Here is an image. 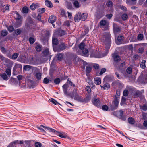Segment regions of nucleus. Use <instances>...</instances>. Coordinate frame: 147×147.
Masks as SVG:
<instances>
[{"mask_svg": "<svg viewBox=\"0 0 147 147\" xmlns=\"http://www.w3.org/2000/svg\"><path fill=\"white\" fill-rule=\"evenodd\" d=\"M102 40L105 45L107 51L104 54L101 55L100 53L96 50L92 49L90 51V57H91L101 58L106 55L108 53V50L111 45V40L110 34L109 33H104L102 36Z\"/></svg>", "mask_w": 147, "mask_h": 147, "instance_id": "nucleus-1", "label": "nucleus"}, {"mask_svg": "<svg viewBox=\"0 0 147 147\" xmlns=\"http://www.w3.org/2000/svg\"><path fill=\"white\" fill-rule=\"evenodd\" d=\"M112 113L114 115L123 121H124L126 120V118L125 116H123V113L122 110L113 112Z\"/></svg>", "mask_w": 147, "mask_h": 147, "instance_id": "nucleus-2", "label": "nucleus"}, {"mask_svg": "<svg viewBox=\"0 0 147 147\" xmlns=\"http://www.w3.org/2000/svg\"><path fill=\"white\" fill-rule=\"evenodd\" d=\"M92 103L94 105L97 107L98 108H101L102 103L95 96H94L92 100Z\"/></svg>", "mask_w": 147, "mask_h": 147, "instance_id": "nucleus-3", "label": "nucleus"}, {"mask_svg": "<svg viewBox=\"0 0 147 147\" xmlns=\"http://www.w3.org/2000/svg\"><path fill=\"white\" fill-rule=\"evenodd\" d=\"M66 47V46L64 43H62L57 48L56 47V46H53V49L54 51H58L59 52L65 49Z\"/></svg>", "mask_w": 147, "mask_h": 147, "instance_id": "nucleus-4", "label": "nucleus"}, {"mask_svg": "<svg viewBox=\"0 0 147 147\" xmlns=\"http://www.w3.org/2000/svg\"><path fill=\"white\" fill-rule=\"evenodd\" d=\"M113 28L115 35H117L121 31V28L120 26L114 23L113 24Z\"/></svg>", "mask_w": 147, "mask_h": 147, "instance_id": "nucleus-5", "label": "nucleus"}, {"mask_svg": "<svg viewBox=\"0 0 147 147\" xmlns=\"http://www.w3.org/2000/svg\"><path fill=\"white\" fill-rule=\"evenodd\" d=\"M69 85L68 83H65L62 86L63 91L64 94L66 95H69L68 93V89L69 88Z\"/></svg>", "mask_w": 147, "mask_h": 147, "instance_id": "nucleus-6", "label": "nucleus"}, {"mask_svg": "<svg viewBox=\"0 0 147 147\" xmlns=\"http://www.w3.org/2000/svg\"><path fill=\"white\" fill-rule=\"evenodd\" d=\"M28 63L29 64L34 65L36 63V59L33 56L31 57L29 59Z\"/></svg>", "mask_w": 147, "mask_h": 147, "instance_id": "nucleus-7", "label": "nucleus"}, {"mask_svg": "<svg viewBox=\"0 0 147 147\" xmlns=\"http://www.w3.org/2000/svg\"><path fill=\"white\" fill-rule=\"evenodd\" d=\"M81 19V14L80 12L78 13L75 16L74 20L76 22H79Z\"/></svg>", "mask_w": 147, "mask_h": 147, "instance_id": "nucleus-8", "label": "nucleus"}, {"mask_svg": "<svg viewBox=\"0 0 147 147\" xmlns=\"http://www.w3.org/2000/svg\"><path fill=\"white\" fill-rule=\"evenodd\" d=\"M56 20L55 17L54 15H51L50 16L49 19V22L51 23H53L55 22Z\"/></svg>", "mask_w": 147, "mask_h": 147, "instance_id": "nucleus-9", "label": "nucleus"}, {"mask_svg": "<svg viewBox=\"0 0 147 147\" xmlns=\"http://www.w3.org/2000/svg\"><path fill=\"white\" fill-rule=\"evenodd\" d=\"M141 94V92L138 91H135L133 93V96L134 98H137L140 96Z\"/></svg>", "mask_w": 147, "mask_h": 147, "instance_id": "nucleus-10", "label": "nucleus"}, {"mask_svg": "<svg viewBox=\"0 0 147 147\" xmlns=\"http://www.w3.org/2000/svg\"><path fill=\"white\" fill-rule=\"evenodd\" d=\"M94 81L96 85H99L101 83V79L100 77H97L94 78Z\"/></svg>", "mask_w": 147, "mask_h": 147, "instance_id": "nucleus-11", "label": "nucleus"}, {"mask_svg": "<svg viewBox=\"0 0 147 147\" xmlns=\"http://www.w3.org/2000/svg\"><path fill=\"white\" fill-rule=\"evenodd\" d=\"M113 57L114 59V61L116 62L119 61L121 60L120 57L115 54L113 55Z\"/></svg>", "mask_w": 147, "mask_h": 147, "instance_id": "nucleus-12", "label": "nucleus"}, {"mask_svg": "<svg viewBox=\"0 0 147 147\" xmlns=\"http://www.w3.org/2000/svg\"><path fill=\"white\" fill-rule=\"evenodd\" d=\"M33 68V67L30 65H25L24 66L23 69L25 71H28Z\"/></svg>", "mask_w": 147, "mask_h": 147, "instance_id": "nucleus-13", "label": "nucleus"}, {"mask_svg": "<svg viewBox=\"0 0 147 147\" xmlns=\"http://www.w3.org/2000/svg\"><path fill=\"white\" fill-rule=\"evenodd\" d=\"M18 55L19 54L17 53H15L12 55V56L8 55V56L9 58L13 59L15 60L17 59V58L18 56Z\"/></svg>", "mask_w": 147, "mask_h": 147, "instance_id": "nucleus-14", "label": "nucleus"}, {"mask_svg": "<svg viewBox=\"0 0 147 147\" xmlns=\"http://www.w3.org/2000/svg\"><path fill=\"white\" fill-rule=\"evenodd\" d=\"M46 5L48 7L51 8L53 7V5L51 1L49 0H46L45 1Z\"/></svg>", "mask_w": 147, "mask_h": 147, "instance_id": "nucleus-15", "label": "nucleus"}, {"mask_svg": "<svg viewBox=\"0 0 147 147\" xmlns=\"http://www.w3.org/2000/svg\"><path fill=\"white\" fill-rule=\"evenodd\" d=\"M82 54L85 56H88V51L87 49H84L82 50Z\"/></svg>", "mask_w": 147, "mask_h": 147, "instance_id": "nucleus-16", "label": "nucleus"}, {"mask_svg": "<svg viewBox=\"0 0 147 147\" xmlns=\"http://www.w3.org/2000/svg\"><path fill=\"white\" fill-rule=\"evenodd\" d=\"M0 76L5 80H7L9 79L8 76L5 73H4L2 74H0Z\"/></svg>", "mask_w": 147, "mask_h": 147, "instance_id": "nucleus-17", "label": "nucleus"}, {"mask_svg": "<svg viewBox=\"0 0 147 147\" xmlns=\"http://www.w3.org/2000/svg\"><path fill=\"white\" fill-rule=\"evenodd\" d=\"M74 99L76 100L79 101H82V99L81 97L79 96V95L78 93L75 95L74 96Z\"/></svg>", "mask_w": 147, "mask_h": 147, "instance_id": "nucleus-18", "label": "nucleus"}, {"mask_svg": "<svg viewBox=\"0 0 147 147\" xmlns=\"http://www.w3.org/2000/svg\"><path fill=\"white\" fill-rule=\"evenodd\" d=\"M9 5H5L3 6L1 9L2 11L4 12L6 10H9Z\"/></svg>", "mask_w": 147, "mask_h": 147, "instance_id": "nucleus-19", "label": "nucleus"}, {"mask_svg": "<svg viewBox=\"0 0 147 147\" xmlns=\"http://www.w3.org/2000/svg\"><path fill=\"white\" fill-rule=\"evenodd\" d=\"M128 122L131 124H133L135 123L134 119L131 117H129L128 119Z\"/></svg>", "mask_w": 147, "mask_h": 147, "instance_id": "nucleus-20", "label": "nucleus"}, {"mask_svg": "<svg viewBox=\"0 0 147 147\" xmlns=\"http://www.w3.org/2000/svg\"><path fill=\"white\" fill-rule=\"evenodd\" d=\"M92 69V68L90 66H87L86 67V75H88Z\"/></svg>", "mask_w": 147, "mask_h": 147, "instance_id": "nucleus-21", "label": "nucleus"}, {"mask_svg": "<svg viewBox=\"0 0 147 147\" xmlns=\"http://www.w3.org/2000/svg\"><path fill=\"white\" fill-rule=\"evenodd\" d=\"M119 103V101H114V107L113 110H115L117 109L118 107V105Z\"/></svg>", "mask_w": 147, "mask_h": 147, "instance_id": "nucleus-22", "label": "nucleus"}, {"mask_svg": "<svg viewBox=\"0 0 147 147\" xmlns=\"http://www.w3.org/2000/svg\"><path fill=\"white\" fill-rule=\"evenodd\" d=\"M52 43L53 44V46H54V45H56L58 43V40L57 38H54L52 39Z\"/></svg>", "mask_w": 147, "mask_h": 147, "instance_id": "nucleus-23", "label": "nucleus"}, {"mask_svg": "<svg viewBox=\"0 0 147 147\" xmlns=\"http://www.w3.org/2000/svg\"><path fill=\"white\" fill-rule=\"evenodd\" d=\"M103 89L105 90H107L110 88V85L108 83H106L102 86Z\"/></svg>", "mask_w": 147, "mask_h": 147, "instance_id": "nucleus-24", "label": "nucleus"}, {"mask_svg": "<svg viewBox=\"0 0 147 147\" xmlns=\"http://www.w3.org/2000/svg\"><path fill=\"white\" fill-rule=\"evenodd\" d=\"M87 17V14L86 13H83L82 15H81V19L82 21H85Z\"/></svg>", "mask_w": 147, "mask_h": 147, "instance_id": "nucleus-25", "label": "nucleus"}, {"mask_svg": "<svg viewBox=\"0 0 147 147\" xmlns=\"http://www.w3.org/2000/svg\"><path fill=\"white\" fill-rule=\"evenodd\" d=\"M77 94V90L76 89H74L72 93H71L69 95L71 97L73 98L74 96Z\"/></svg>", "mask_w": 147, "mask_h": 147, "instance_id": "nucleus-26", "label": "nucleus"}, {"mask_svg": "<svg viewBox=\"0 0 147 147\" xmlns=\"http://www.w3.org/2000/svg\"><path fill=\"white\" fill-rule=\"evenodd\" d=\"M106 24L107 22L105 20H102L100 22V24L101 26H104L105 25H106Z\"/></svg>", "mask_w": 147, "mask_h": 147, "instance_id": "nucleus-27", "label": "nucleus"}, {"mask_svg": "<svg viewBox=\"0 0 147 147\" xmlns=\"http://www.w3.org/2000/svg\"><path fill=\"white\" fill-rule=\"evenodd\" d=\"M41 46L39 45H36L35 47V49L36 51L38 52H40L41 50Z\"/></svg>", "mask_w": 147, "mask_h": 147, "instance_id": "nucleus-28", "label": "nucleus"}, {"mask_svg": "<svg viewBox=\"0 0 147 147\" xmlns=\"http://www.w3.org/2000/svg\"><path fill=\"white\" fill-rule=\"evenodd\" d=\"M56 58L58 60L60 61L63 58V55L61 53L58 54L56 56Z\"/></svg>", "mask_w": 147, "mask_h": 147, "instance_id": "nucleus-29", "label": "nucleus"}, {"mask_svg": "<svg viewBox=\"0 0 147 147\" xmlns=\"http://www.w3.org/2000/svg\"><path fill=\"white\" fill-rule=\"evenodd\" d=\"M22 32V30L20 29H16L14 31V33L16 35H18L20 34Z\"/></svg>", "mask_w": 147, "mask_h": 147, "instance_id": "nucleus-30", "label": "nucleus"}, {"mask_svg": "<svg viewBox=\"0 0 147 147\" xmlns=\"http://www.w3.org/2000/svg\"><path fill=\"white\" fill-rule=\"evenodd\" d=\"M43 54L45 56H47L49 54V51L48 49H45L43 52Z\"/></svg>", "mask_w": 147, "mask_h": 147, "instance_id": "nucleus-31", "label": "nucleus"}, {"mask_svg": "<svg viewBox=\"0 0 147 147\" xmlns=\"http://www.w3.org/2000/svg\"><path fill=\"white\" fill-rule=\"evenodd\" d=\"M36 78L38 80H40L41 79V74L40 73H38L36 74L35 75Z\"/></svg>", "mask_w": 147, "mask_h": 147, "instance_id": "nucleus-32", "label": "nucleus"}, {"mask_svg": "<svg viewBox=\"0 0 147 147\" xmlns=\"http://www.w3.org/2000/svg\"><path fill=\"white\" fill-rule=\"evenodd\" d=\"M74 5L76 8H78L80 7L79 2L76 0L74 1Z\"/></svg>", "mask_w": 147, "mask_h": 147, "instance_id": "nucleus-33", "label": "nucleus"}, {"mask_svg": "<svg viewBox=\"0 0 147 147\" xmlns=\"http://www.w3.org/2000/svg\"><path fill=\"white\" fill-rule=\"evenodd\" d=\"M35 41V39L33 37H30L29 39V41L30 44H33Z\"/></svg>", "mask_w": 147, "mask_h": 147, "instance_id": "nucleus-34", "label": "nucleus"}, {"mask_svg": "<svg viewBox=\"0 0 147 147\" xmlns=\"http://www.w3.org/2000/svg\"><path fill=\"white\" fill-rule=\"evenodd\" d=\"M8 32L6 30H3L1 32V34L2 36H6L8 34Z\"/></svg>", "mask_w": 147, "mask_h": 147, "instance_id": "nucleus-35", "label": "nucleus"}, {"mask_svg": "<svg viewBox=\"0 0 147 147\" xmlns=\"http://www.w3.org/2000/svg\"><path fill=\"white\" fill-rule=\"evenodd\" d=\"M51 82V80H49L47 78H45L44 79L43 83L45 84H48L49 82Z\"/></svg>", "mask_w": 147, "mask_h": 147, "instance_id": "nucleus-36", "label": "nucleus"}, {"mask_svg": "<svg viewBox=\"0 0 147 147\" xmlns=\"http://www.w3.org/2000/svg\"><path fill=\"white\" fill-rule=\"evenodd\" d=\"M146 62V61L143 60L142 61L140 64V67L141 68L143 69H144L145 67V63Z\"/></svg>", "mask_w": 147, "mask_h": 147, "instance_id": "nucleus-37", "label": "nucleus"}, {"mask_svg": "<svg viewBox=\"0 0 147 147\" xmlns=\"http://www.w3.org/2000/svg\"><path fill=\"white\" fill-rule=\"evenodd\" d=\"M144 47L143 46H140V47L139 48L138 50V52L141 53H142L144 51Z\"/></svg>", "mask_w": 147, "mask_h": 147, "instance_id": "nucleus-38", "label": "nucleus"}, {"mask_svg": "<svg viewBox=\"0 0 147 147\" xmlns=\"http://www.w3.org/2000/svg\"><path fill=\"white\" fill-rule=\"evenodd\" d=\"M144 38L143 35L142 34H140L137 36V39L139 40H142Z\"/></svg>", "mask_w": 147, "mask_h": 147, "instance_id": "nucleus-39", "label": "nucleus"}, {"mask_svg": "<svg viewBox=\"0 0 147 147\" xmlns=\"http://www.w3.org/2000/svg\"><path fill=\"white\" fill-rule=\"evenodd\" d=\"M85 46V45L84 43H81L79 45V47L80 50H82L84 49Z\"/></svg>", "mask_w": 147, "mask_h": 147, "instance_id": "nucleus-40", "label": "nucleus"}, {"mask_svg": "<svg viewBox=\"0 0 147 147\" xmlns=\"http://www.w3.org/2000/svg\"><path fill=\"white\" fill-rule=\"evenodd\" d=\"M6 73L7 74L8 76L10 77L11 74V70L10 69L8 68L5 71Z\"/></svg>", "mask_w": 147, "mask_h": 147, "instance_id": "nucleus-41", "label": "nucleus"}, {"mask_svg": "<svg viewBox=\"0 0 147 147\" xmlns=\"http://www.w3.org/2000/svg\"><path fill=\"white\" fill-rule=\"evenodd\" d=\"M22 11L24 13H26L28 12V9L27 7H23L22 9Z\"/></svg>", "mask_w": 147, "mask_h": 147, "instance_id": "nucleus-42", "label": "nucleus"}, {"mask_svg": "<svg viewBox=\"0 0 147 147\" xmlns=\"http://www.w3.org/2000/svg\"><path fill=\"white\" fill-rule=\"evenodd\" d=\"M132 69L131 67H128L126 69V72L127 74H130L131 73Z\"/></svg>", "mask_w": 147, "mask_h": 147, "instance_id": "nucleus-43", "label": "nucleus"}, {"mask_svg": "<svg viewBox=\"0 0 147 147\" xmlns=\"http://www.w3.org/2000/svg\"><path fill=\"white\" fill-rule=\"evenodd\" d=\"M34 146L35 147H41L42 144L40 143L36 142L35 143Z\"/></svg>", "mask_w": 147, "mask_h": 147, "instance_id": "nucleus-44", "label": "nucleus"}, {"mask_svg": "<svg viewBox=\"0 0 147 147\" xmlns=\"http://www.w3.org/2000/svg\"><path fill=\"white\" fill-rule=\"evenodd\" d=\"M60 81V79L59 78H57L54 80V83L57 84H58Z\"/></svg>", "mask_w": 147, "mask_h": 147, "instance_id": "nucleus-45", "label": "nucleus"}, {"mask_svg": "<svg viewBox=\"0 0 147 147\" xmlns=\"http://www.w3.org/2000/svg\"><path fill=\"white\" fill-rule=\"evenodd\" d=\"M36 7V5L34 4H32L30 6V8L32 10H34Z\"/></svg>", "mask_w": 147, "mask_h": 147, "instance_id": "nucleus-46", "label": "nucleus"}, {"mask_svg": "<svg viewBox=\"0 0 147 147\" xmlns=\"http://www.w3.org/2000/svg\"><path fill=\"white\" fill-rule=\"evenodd\" d=\"M128 18V16L126 14H124L122 15V19L123 20H126V19H127Z\"/></svg>", "mask_w": 147, "mask_h": 147, "instance_id": "nucleus-47", "label": "nucleus"}, {"mask_svg": "<svg viewBox=\"0 0 147 147\" xmlns=\"http://www.w3.org/2000/svg\"><path fill=\"white\" fill-rule=\"evenodd\" d=\"M8 30L9 32H11L14 30V28L12 26H10L8 28Z\"/></svg>", "mask_w": 147, "mask_h": 147, "instance_id": "nucleus-48", "label": "nucleus"}, {"mask_svg": "<svg viewBox=\"0 0 147 147\" xmlns=\"http://www.w3.org/2000/svg\"><path fill=\"white\" fill-rule=\"evenodd\" d=\"M85 89L88 93H90L91 92V90L90 88L88 86H86Z\"/></svg>", "mask_w": 147, "mask_h": 147, "instance_id": "nucleus-49", "label": "nucleus"}, {"mask_svg": "<svg viewBox=\"0 0 147 147\" xmlns=\"http://www.w3.org/2000/svg\"><path fill=\"white\" fill-rule=\"evenodd\" d=\"M128 94V91L127 90H124L123 92V95L125 96H127Z\"/></svg>", "mask_w": 147, "mask_h": 147, "instance_id": "nucleus-50", "label": "nucleus"}, {"mask_svg": "<svg viewBox=\"0 0 147 147\" xmlns=\"http://www.w3.org/2000/svg\"><path fill=\"white\" fill-rule=\"evenodd\" d=\"M67 83L69 84H70L71 86H72L73 87H75V85L72 82L70 81L69 80V78H68L67 80Z\"/></svg>", "mask_w": 147, "mask_h": 147, "instance_id": "nucleus-51", "label": "nucleus"}, {"mask_svg": "<svg viewBox=\"0 0 147 147\" xmlns=\"http://www.w3.org/2000/svg\"><path fill=\"white\" fill-rule=\"evenodd\" d=\"M3 61L5 62L6 63H8V64H9L10 63L11 61L9 59H8L7 58H5L4 57V59H3Z\"/></svg>", "mask_w": 147, "mask_h": 147, "instance_id": "nucleus-52", "label": "nucleus"}, {"mask_svg": "<svg viewBox=\"0 0 147 147\" xmlns=\"http://www.w3.org/2000/svg\"><path fill=\"white\" fill-rule=\"evenodd\" d=\"M102 109L105 111H107L108 109V107L106 105H104L102 107Z\"/></svg>", "mask_w": 147, "mask_h": 147, "instance_id": "nucleus-53", "label": "nucleus"}, {"mask_svg": "<svg viewBox=\"0 0 147 147\" xmlns=\"http://www.w3.org/2000/svg\"><path fill=\"white\" fill-rule=\"evenodd\" d=\"M49 100L51 102L55 105H56L57 103V102L56 101L52 98H50L49 99Z\"/></svg>", "mask_w": 147, "mask_h": 147, "instance_id": "nucleus-54", "label": "nucleus"}, {"mask_svg": "<svg viewBox=\"0 0 147 147\" xmlns=\"http://www.w3.org/2000/svg\"><path fill=\"white\" fill-rule=\"evenodd\" d=\"M45 11V9L44 8H42L41 9H38V11L40 13H44Z\"/></svg>", "mask_w": 147, "mask_h": 147, "instance_id": "nucleus-55", "label": "nucleus"}, {"mask_svg": "<svg viewBox=\"0 0 147 147\" xmlns=\"http://www.w3.org/2000/svg\"><path fill=\"white\" fill-rule=\"evenodd\" d=\"M123 37L122 36H118L117 38V40L119 42H121V41L123 39Z\"/></svg>", "mask_w": 147, "mask_h": 147, "instance_id": "nucleus-56", "label": "nucleus"}, {"mask_svg": "<svg viewBox=\"0 0 147 147\" xmlns=\"http://www.w3.org/2000/svg\"><path fill=\"white\" fill-rule=\"evenodd\" d=\"M106 71V69L105 68H102L101 69L100 72L99 74L100 75H101L105 73Z\"/></svg>", "mask_w": 147, "mask_h": 147, "instance_id": "nucleus-57", "label": "nucleus"}, {"mask_svg": "<svg viewBox=\"0 0 147 147\" xmlns=\"http://www.w3.org/2000/svg\"><path fill=\"white\" fill-rule=\"evenodd\" d=\"M119 8L125 11L127 10V8L125 7L123 5H120L119 6Z\"/></svg>", "mask_w": 147, "mask_h": 147, "instance_id": "nucleus-58", "label": "nucleus"}, {"mask_svg": "<svg viewBox=\"0 0 147 147\" xmlns=\"http://www.w3.org/2000/svg\"><path fill=\"white\" fill-rule=\"evenodd\" d=\"M126 3L128 4L131 5L134 4L131 0H126Z\"/></svg>", "mask_w": 147, "mask_h": 147, "instance_id": "nucleus-59", "label": "nucleus"}, {"mask_svg": "<svg viewBox=\"0 0 147 147\" xmlns=\"http://www.w3.org/2000/svg\"><path fill=\"white\" fill-rule=\"evenodd\" d=\"M1 51L4 53L5 54L6 53V50L3 47H1Z\"/></svg>", "mask_w": 147, "mask_h": 147, "instance_id": "nucleus-60", "label": "nucleus"}, {"mask_svg": "<svg viewBox=\"0 0 147 147\" xmlns=\"http://www.w3.org/2000/svg\"><path fill=\"white\" fill-rule=\"evenodd\" d=\"M113 3L111 1H109L107 3V5L108 7H111L112 6Z\"/></svg>", "mask_w": 147, "mask_h": 147, "instance_id": "nucleus-61", "label": "nucleus"}, {"mask_svg": "<svg viewBox=\"0 0 147 147\" xmlns=\"http://www.w3.org/2000/svg\"><path fill=\"white\" fill-rule=\"evenodd\" d=\"M141 109L144 111H146L147 110V106L144 105L142 107Z\"/></svg>", "mask_w": 147, "mask_h": 147, "instance_id": "nucleus-62", "label": "nucleus"}, {"mask_svg": "<svg viewBox=\"0 0 147 147\" xmlns=\"http://www.w3.org/2000/svg\"><path fill=\"white\" fill-rule=\"evenodd\" d=\"M112 16V14H107L106 15V17L109 19H110Z\"/></svg>", "mask_w": 147, "mask_h": 147, "instance_id": "nucleus-63", "label": "nucleus"}, {"mask_svg": "<svg viewBox=\"0 0 147 147\" xmlns=\"http://www.w3.org/2000/svg\"><path fill=\"white\" fill-rule=\"evenodd\" d=\"M115 74L117 78L119 79H121L122 78V77L119 75L118 73L117 72H116Z\"/></svg>", "mask_w": 147, "mask_h": 147, "instance_id": "nucleus-64", "label": "nucleus"}]
</instances>
